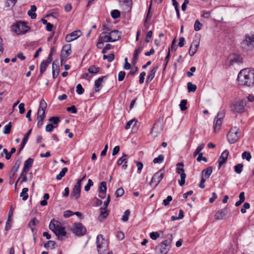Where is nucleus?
<instances>
[{"mask_svg": "<svg viewBox=\"0 0 254 254\" xmlns=\"http://www.w3.org/2000/svg\"><path fill=\"white\" fill-rule=\"evenodd\" d=\"M81 35V32L80 30H76L72 32V33L67 35L65 37V40L67 42H71Z\"/></svg>", "mask_w": 254, "mask_h": 254, "instance_id": "nucleus-14", "label": "nucleus"}, {"mask_svg": "<svg viewBox=\"0 0 254 254\" xmlns=\"http://www.w3.org/2000/svg\"><path fill=\"white\" fill-rule=\"evenodd\" d=\"M59 71V65L54 62L52 64V75L54 78H56L58 76Z\"/></svg>", "mask_w": 254, "mask_h": 254, "instance_id": "nucleus-24", "label": "nucleus"}, {"mask_svg": "<svg viewBox=\"0 0 254 254\" xmlns=\"http://www.w3.org/2000/svg\"><path fill=\"white\" fill-rule=\"evenodd\" d=\"M243 48L247 49L251 47H254V35L246 34L245 39L241 43Z\"/></svg>", "mask_w": 254, "mask_h": 254, "instance_id": "nucleus-10", "label": "nucleus"}, {"mask_svg": "<svg viewBox=\"0 0 254 254\" xmlns=\"http://www.w3.org/2000/svg\"><path fill=\"white\" fill-rule=\"evenodd\" d=\"M243 165L242 164H238L234 166L235 172L238 174L241 173L243 171Z\"/></svg>", "mask_w": 254, "mask_h": 254, "instance_id": "nucleus-37", "label": "nucleus"}, {"mask_svg": "<svg viewBox=\"0 0 254 254\" xmlns=\"http://www.w3.org/2000/svg\"><path fill=\"white\" fill-rule=\"evenodd\" d=\"M67 168L66 167L63 168L60 173L57 175L56 179L57 180H61L62 178L64 176L65 173L67 172Z\"/></svg>", "mask_w": 254, "mask_h": 254, "instance_id": "nucleus-34", "label": "nucleus"}, {"mask_svg": "<svg viewBox=\"0 0 254 254\" xmlns=\"http://www.w3.org/2000/svg\"><path fill=\"white\" fill-rule=\"evenodd\" d=\"M237 80L240 85L249 86L254 85V69L245 68L241 70L238 75Z\"/></svg>", "mask_w": 254, "mask_h": 254, "instance_id": "nucleus-1", "label": "nucleus"}, {"mask_svg": "<svg viewBox=\"0 0 254 254\" xmlns=\"http://www.w3.org/2000/svg\"><path fill=\"white\" fill-rule=\"evenodd\" d=\"M187 88L189 92H194L196 89V85L189 82L187 83Z\"/></svg>", "mask_w": 254, "mask_h": 254, "instance_id": "nucleus-35", "label": "nucleus"}, {"mask_svg": "<svg viewBox=\"0 0 254 254\" xmlns=\"http://www.w3.org/2000/svg\"><path fill=\"white\" fill-rule=\"evenodd\" d=\"M246 103L243 100L234 102L231 105V110L236 113H242L244 112Z\"/></svg>", "mask_w": 254, "mask_h": 254, "instance_id": "nucleus-7", "label": "nucleus"}, {"mask_svg": "<svg viewBox=\"0 0 254 254\" xmlns=\"http://www.w3.org/2000/svg\"><path fill=\"white\" fill-rule=\"evenodd\" d=\"M205 144L204 143H201L199 144L196 148L195 152H194V156H195L197 154H200V151L203 149Z\"/></svg>", "mask_w": 254, "mask_h": 254, "instance_id": "nucleus-41", "label": "nucleus"}, {"mask_svg": "<svg viewBox=\"0 0 254 254\" xmlns=\"http://www.w3.org/2000/svg\"><path fill=\"white\" fill-rule=\"evenodd\" d=\"M199 46V41L193 40L189 49V54L190 56H193L196 52Z\"/></svg>", "mask_w": 254, "mask_h": 254, "instance_id": "nucleus-17", "label": "nucleus"}, {"mask_svg": "<svg viewBox=\"0 0 254 254\" xmlns=\"http://www.w3.org/2000/svg\"><path fill=\"white\" fill-rule=\"evenodd\" d=\"M162 130V124L159 121H157L154 123L151 131V134L153 137H157L160 134Z\"/></svg>", "mask_w": 254, "mask_h": 254, "instance_id": "nucleus-11", "label": "nucleus"}, {"mask_svg": "<svg viewBox=\"0 0 254 254\" xmlns=\"http://www.w3.org/2000/svg\"><path fill=\"white\" fill-rule=\"evenodd\" d=\"M49 228L53 231L59 240H62L63 237L66 235L64 227L62 226L59 221L54 219L51 220Z\"/></svg>", "mask_w": 254, "mask_h": 254, "instance_id": "nucleus-2", "label": "nucleus"}, {"mask_svg": "<svg viewBox=\"0 0 254 254\" xmlns=\"http://www.w3.org/2000/svg\"><path fill=\"white\" fill-rule=\"evenodd\" d=\"M39 118H45V110L38 109L37 112V119H39Z\"/></svg>", "mask_w": 254, "mask_h": 254, "instance_id": "nucleus-46", "label": "nucleus"}, {"mask_svg": "<svg viewBox=\"0 0 254 254\" xmlns=\"http://www.w3.org/2000/svg\"><path fill=\"white\" fill-rule=\"evenodd\" d=\"M71 53V45L67 44L64 45L62 50L61 57H67Z\"/></svg>", "mask_w": 254, "mask_h": 254, "instance_id": "nucleus-19", "label": "nucleus"}, {"mask_svg": "<svg viewBox=\"0 0 254 254\" xmlns=\"http://www.w3.org/2000/svg\"><path fill=\"white\" fill-rule=\"evenodd\" d=\"M49 64L43 61L40 64V72L41 74H42L46 70L47 66Z\"/></svg>", "mask_w": 254, "mask_h": 254, "instance_id": "nucleus-33", "label": "nucleus"}, {"mask_svg": "<svg viewBox=\"0 0 254 254\" xmlns=\"http://www.w3.org/2000/svg\"><path fill=\"white\" fill-rule=\"evenodd\" d=\"M231 61L232 63H242V58L239 55L234 54L230 58Z\"/></svg>", "mask_w": 254, "mask_h": 254, "instance_id": "nucleus-31", "label": "nucleus"}, {"mask_svg": "<svg viewBox=\"0 0 254 254\" xmlns=\"http://www.w3.org/2000/svg\"><path fill=\"white\" fill-rule=\"evenodd\" d=\"M55 127H55L52 124H49L46 127V130L47 132H51Z\"/></svg>", "mask_w": 254, "mask_h": 254, "instance_id": "nucleus-64", "label": "nucleus"}, {"mask_svg": "<svg viewBox=\"0 0 254 254\" xmlns=\"http://www.w3.org/2000/svg\"><path fill=\"white\" fill-rule=\"evenodd\" d=\"M228 213V209L223 208L218 210L215 214L214 218L216 220H222Z\"/></svg>", "mask_w": 254, "mask_h": 254, "instance_id": "nucleus-18", "label": "nucleus"}, {"mask_svg": "<svg viewBox=\"0 0 254 254\" xmlns=\"http://www.w3.org/2000/svg\"><path fill=\"white\" fill-rule=\"evenodd\" d=\"M93 185V183L91 179H89L87 184L84 187V190L88 191L90 190V187Z\"/></svg>", "mask_w": 254, "mask_h": 254, "instance_id": "nucleus-56", "label": "nucleus"}, {"mask_svg": "<svg viewBox=\"0 0 254 254\" xmlns=\"http://www.w3.org/2000/svg\"><path fill=\"white\" fill-rule=\"evenodd\" d=\"M49 121L53 122L55 125H56L55 127H56L58 126V125L60 121V118L58 117H52L49 119Z\"/></svg>", "mask_w": 254, "mask_h": 254, "instance_id": "nucleus-48", "label": "nucleus"}, {"mask_svg": "<svg viewBox=\"0 0 254 254\" xmlns=\"http://www.w3.org/2000/svg\"><path fill=\"white\" fill-rule=\"evenodd\" d=\"M120 2L123 4H126L129 9L132 6V0H120Z\"/></svg>", "mask_w": 254, "mask_h": 254, "instance_id": "nucleus-47", "label": "nucleus"}, {"mask_svg": "<svg viewBox=\"0 0 254 254\" xmlns=\"http://www.w3.org/2000/svg\"><path fill=\"white\" fill-rule=\"evenodd\" d=\"M164 156L163 155H159L157 157L155 158L153 160L154 163H161L164 160Z\"/></svg>", "mask_w": 254, "mask_h": 254, "instance_id": "nucleus-45", "label": "nucleus"}, {"mask_svg": "<svg viewBox=\"0 0 254 254\" xmlns=\"http://www.w3.org/2000/svg\"><path fill=\"white\" fill-rule=\"evenodd\" d=\"M130 214V211L127 209L126 210L124 213V214L123 215L121 219L122 221L124 222H127L128 220V216Z\"/></svg>", "mask_w": 254, "mask_h": 254, "instance_id": "nucleus-42", "label": "nucleus"}, {"mask_svg": "<svg viewBox=\"0 0 254 254\" xmlns=\"http://www.w3.org/2000/svg\"><path fill=\"white\" fill-rule=\"evenodd\" d=\"M213 168L211 166H209L202 170L201 172V176L205 177L206 179H208L212 173Z\"/></svg>", "mask_w": 254, "mask_h": 254, "instance_id": "nucleus-25", "label": "nucleus"}, {"mask_svg": "<svg viewBox=\"0 0 254 254\" xmlns=\"http://www.w3.org/2000/svg\"><path fill=\"white\" fill-rule=\"evenodd\" d=\"M29 27L25 22L17 21L15 24L12 25V30L17 35L23 34L26 33L29 30Z\"/></svg>", "mask_w": 254, "mask_h": 254, "instance_id": "nucleus-4", "label": "nucleus"}, {"mask_svg": "<svg viewBox=\"0 0 254 254\" xmlns=\"http://www.w3.org/2000/svg\"><path fill=\"white\" fill-rule=\"evenodd\" d=\"M11 123H9L7 125H6L4 127L3 133L4 134H9L10 132L11 131Z\"/></svg>", "mask_w": 254, "mask_h": 254, "instance_id": "nucleus-50", "label": "nucleus"}, {"mask_svg": "<svg viewBox=\"0 0 254 254\" xmlns=\"http://www.w3.org/2000/svg\"><path fill=\"white\" fill-rule=\"evenodd\" d=\"M202 24L198 20H196L195 21L194 24V29L195 31H199L202 28Z\"/></svg>", "mask_w": 254, "mask_h": 254, "instance_id": "nucleus-43", "label": "nucleus"}, {"mask_svg": "<svg viewBox=\"0 0 254 254\" xmlns=\"http://www.w3.org/2000/svg\"><path fill=\"white\" fill-rule=\"evenodd\" d=\"M110 37L112 38L111 40H114V42L117 41L121 37V33L117 30H115L109 33Z\"/></svg>", "mask_w": 254, "mask_h": 254, "instance_id": "nucleus-23", "label": "nucleus"}, {"mask_svg": "<svg viewBox=\"0 0 254 254\" xmlns=\"http://www.w3.org/2000/svg\"><path fill=\"white\" fill-rule=\"evenodd\" d=\"M104 78H106V76H103L101 77L98 78L97 80L95 81L94 86H95V92H98L101 89L102 85V83Z\"/></svg>", "mask_w": 254, "mask_h": 254, "instance_id": "nucleus-21", "label": "nucleus"}, {"mask_svg": "<svg viewBox=\"0 0 254 254\" xmlns=\"http://www.w3.org/2000/svg\"><path fill=\"white\" fill-rule=\"evenodd\" d=\"M157 67H153L150 70V71L148 73L147 77V79H146V82L147 83L150 82L154 78V77L155 76V73L157 71Z\"/></svg>", "mask_w": 254, "mask_h": 254, "instance_id": "nucleus-29", "label": "nucleus"}, {"mask_svg": "<svg viewBox=\"0 0 254 254\" xmlns=\"http://www.w3.org/2000/svg\"><path fill=\"white\" fill-rule=\"evenodd\" d=\"M33 161V159L29 158L24 162L21 176H23L24 173H27L29 171L30 169L32 167Z\"/></svg>", "mask_w": 254, "mask_h": 254, "instance_id": "nucleus-16", "label": "nucleus"}, {"mask_svg": "<svg viewBox=\"0 0 254 254\" xmlns=\"http://www.w3.org/2000/svg\"><path fill=\"white\" fill-rule=\"evenodd\" d=\"M104 60H107L109 62H112L115 59V55L113 53H111L108 55H104L103 57Z\"/></svg>", "mask_w": 254, "mask_h": 254, "instance_id": "nucleus-39", "label": "nucleus"}, {"mask_svg": "<svg viewBox=\"0 0 254 254\" xmlns=\"http://www.w3.org/2000/svg\"><path fill=\"white\" fill-rule=\"evenodd\" d=\"M127 155L124 153L123 156L120 158L117 161V165L118 166L121 165L123 163L127 161Z\"/></svg>", "mask_w": 254, "mask_h": 254, "instance_id": "nucleus-36", "label": "nucleus"}, {"mask_svg": "<svg viewBox=\"0 0 254 254\" xmlns=\"http://www.w3.org/2000/svg\"><path fill=\"white\" fill-rule=\"evenodd\" d=\"M242 157L243 159H246L248 161H250L252 158V156L250 152L244 151L242 153Z\"/></svg>", "mask_w": 254, "mask_h": 254, "instance_id": "nucleus-38", "label": "nucleus"}, {"mask_svg": "<svg viewBox=\"0 0 254 254\" xmlns=\"http://www.w3.org/2000/svg\"><path fill=\"white\" fill-rule=\"evenodd\" d=\"M187 103V100H183L181 101V103L180 104V107L181 111H185L187 109V108L186 107Z\"/></svg>", "mask_w": 254, "mask_h": 254, "instance_id": "nucleus-53", "label": "nucleus"}, {"mask_svg": "<svg viewBox=\"0 0 254 254\" xmlns=\"http://www.w3.org/2000/svg\"><path fill=\"white\" fill-rule=\"evenodd\" d=\"M107 190V186L106 183L105 182H102L99 186V197L100 198H103V196H102L101 193H105Z\"/></svg>", "mask_w": 254, "mask_h": 254, "instance_id": "nucleus-26", "label": "nucleus"}, {"mask_svg": "<svg viewBox=\"0 0 254 254\" xmlns=\"http://www.w3.org/2000/svg\"><path fill=\"white\" fill-rule=\"evenodd\" d=\"M55 245V242L53 241H49L47 243L45 244L44 247L46 248H50L51 249H54Z\"/></svg>", "mask_w": 254, "mask_h": 254, "instance_id": "nucleus-54", "label": "nucleus"}, {"mask_svg": "<svg viewBox=\"0 0 254 254\" xmlns=\"http://www.w3.org/2000/svg\"><path fill=\"white\" fill-rule=\"evenodd\" d=\"M38 223L39 221L36 218H33L29 222L28 225L35 226L38 224Z\"/></svg>", "mask_w": 254, "mask_h": 254, "instance_id": "nucleus-63", "label": "nucleus"}, {"mask_svg": "<svg viewBox=\"0 0 254 254\" xmlns=\"http://www.w3.org/2000/svg\"><path fill=\"white\" fill-rule=\"evenodd\" d=\"M139 54V53L134 51L132 60V64L133 65H135L136 64L138 59Z\"/></svg>", "mask_w": 254, "mask_h": 254, "instance_id": "nucleus-49", "label": "nucleus"}, {"mask_svg": "<svg viewBox=\"0 0 254 254\" xmlns=\"http://www.w3.org/2000/svg\"><path fill=\"white\" fill-rule=\"evenodd\" d=\"M97 252L99 254H103L108 248L107 241L104 239L102 235H99L96 238Z\"/></svg>", "mask_w": 254, "mask_h": 254, "instance_id": "nucleus-5", "label": "nucleus"}, {"mask_svg": "<svg viewBox=\"0 0 254 254\" xmlns=\"http://www.w3.org/2000/svg\"><path fill=\"white\" fill-rule=\"evenodd\" d=\"M184 164L183 163H178L177 164L176 172L180 174L181 179L179 180L178 183L180 186H183L185 183V179L186 178V174L185 173L183 168Z\"/></svg>", "mask_w": 254, "mask_h": 254, "instance_id": "nucleus-9", "label": "nucleus"}, {"mask_svg": "<svg viewBox=\"0 0 254 254\" xmlns=\"http://www.w3.org/2000/svg\"><path fill=\"white\" fill-rule=\"evenodd\" d=\"M28 189L25 188L22 189V192L20 194V196L22 198V200L24 201L26 200L28 197Z\"/></svg>", "mask_w": 254, "mask_h": 254, "instance_id": "nucleus-32", "label": "nucleus"}, {"mask_svg": "<svg viewBox=\"0 0 254 254\" xmlns=\"http://www.w3.org/2000/svg\"><path fill=\"white\" fill-rule=\"evenodd\" d=\"M240 133L239 128L236 127H232L227 135L228 142L231 144L236 142L239 137Z\"/></svg>", "mask_w": 254, "mask_h": 254, "instance_id": "nucleus-6", "label": "nucleus"}, {"mask_svg": "<svg viewBox=\"0 0 254 254\" xmlns=\"http://www.w3.org/2000/svg\"><path fill=\"white\" fill-rule=\"evenodd\" d=\"M164 176V168L160 169L159 171L154 174L151 179L150 185L151 186L154 184V187L158 186Z\"/></svg>", "mask_w": 254, "mask_h": 254, "instance_id": "nucleus-8", "label": "nucleus"}, {"mask_svg": "<svg viewBox=\"0 0 254 254\" xmlns=\"http://www.w3.org/2000/svg\"><path fill=\"white\" fill-rule=\"evenodd\" d=\"M136 123H137V121L135 119L131 120L130 121L127 122V123L125 126V128L126 129H128L130 128V127H131V126L133 124V126H135L136 125Z\"/></svg>", "mask_w": 254, "mask_h": 254, "instance_id": "nucleus-40", "label": "nucleus"}, {"mask_svg": "<svg viewBox=\"0 0 254 254\" xmlns=\"http://www.w3.org/2000/svg\"><path fill=\"white\" fill-rule=\"evenodd\" d=\"M80 192L81 185H79V183H76L75 185L74 186V188L71 193V197L77 199L80 196Z\"/></svg>", "mask_w": 254, "mask_h": 254, "instance_id": "nucleus-15", "label": "nucleus"}, {"mask_svg": "<svg viewBox=\"0 0 254 254\" xmlns=\"http://www.w3.org/2000/svg\"><path fill=\"white\" fill-rule=\"evenodd\" d=\"M100 70V68L94 65H90L88 68V72L91 74H97Z\"/></svg>", "mask_w": 254, "mask_h": 254, "instance_id": "nucleus-30", "label": "nucleus"}, {"mask_svg": "<svg viewBox=\"0 0 254 254\" xmlns=\"http://www.w3.org/2000/svg\"><path fill=\"white\" fill-rule=\"evenodd\" d=\"M172 235H170L169 239L164 241L156 246L155 252L157 254H167L170 249L172 242Z\"/></svg>", "mask_w": 254, "mask_h": 254, "instance_id": "nucleus-3", "label": "nucleus"}, {"mask_svg": "<svg viewBox=\"0 0 254 254\" xmlns=\"http://www.w3.org/2000/svg\"><path fill=\"white\" fill-rule=\"evenodd\" d=\"M86 228L81 223L75 224L72 228V232L77 236H83L86 233Z\"/></svg>", "mask_w": 254, "mask_h": 254, "instance_id": "nucleus-13", "label": "nucleus"}, {"mask_svg": "<svg viewBox=\"0 0 254 254\" xmlns=\"http://www.w3.org/2000/svg\"><path fill=\"white\" fill-rule=\"evenodd\" d=\"M172 200V197L170 195L167 196V197L164 199L163 201V204L165 206H168L170 202Z\"/></svg>", "mask_w": 254, "mask_h": 254, "instance_id": "nucleus-58", "label": "nucleus"}, {"mask_svg": "<svg viewBox=\"0 0 254 254\" xmlns=\"http://www.w3.org/2000/svg\"><path fill=\"white\" fill-rule=\"evenodd\" d=\"M11 219L8 218V219L6 222V224H5V230L8 231V230H9L11 228Z\"/></svg>", "mask_w": 254, "mask_h": 254, "instance_id": "nucleus-60", "label": "nucleus"}, {"mask_svg": "<svg viewBox=\"0 0 254 254\" xmlns=\"http://www.w3.org/2000/svg\"><path fill=\"white\" fill-rule=\"evenodd\" d=\"M224 117V113L223 111L219 112L217 114L214 121V130L215 131H216L220 128Z\"/></svg>", "mask_w": 254, "mask_h": 254, "instance_id": "nucleus-12", "label": "nucleus"}, {"mask_svg": "<svg viewBox=\"0 0 254 254\" xmlns=\"http://www.w3.org/2000/svg\"><path fill=\"white\" fill-rule=\"evenodd\" d=\"M229 155V151L227 150H224L221 154L220 156L218 162H219V167L220 168L221 165L224 164L227 161L228 156Z\"/></svg>", "mask_w": 254, "mask_h": 254, "instance_id": "nucleus-20", "label": "nucleus"}, {"mask_svg": "<svg viewBox=\"0 0 254 254\" xmlns=\"http://www.w3.org/2000/svg\"><path fill=\"white\" fill-rule=\"evenodd\" d=\"M250 207V205L248 202H245L243 204L242 208L241 209V212L242 213H245L246 212V209H249Z\"/></svg>", "mask_w": 254, "mask_h": 254, "instance_id": "nucleus-57", "label": "nucleus"}, {"mask_svg": "<svg viewBox=\"0 0 254 254\" xmlns=\"http://www.w3.org/2000/svg\"><path fill=\"white\" fill-rule=\"evenodd\" d=\"M17 0H6L5 5L8 7H12L16 3Z\"/></svg>", "mask_w": 254, "mask_h": 254, "instance_id": "nucleus-55", "label": "nucleus"}, {"mask_svg": "<svg viewBox=\"0 0 254 254\" xmlns=\"http://www.w3.org/2000/svg\"><path fill=\"white\" fill-rule=\"evenodd\" d=\"M47 103L44 99H42L40 101L39 109H42L43 110H45L47 108Z\"/></svg>", "mask_w": 254, "mask_h": 254, "instance_id": "nucleus-52", "label": "nucleus"}, {"mask_svg": "<svg viewBox=\"0 0 254 254\" xmlns=\"http://www.w3.org/2000/svg\"><path fill=\"white\" fill-rule=\"evenodd\" d=\"M150 237L152 240H156L159 237V234L157 232H153L150 233L149 234Z\"/></svg>", "mask_w": 254, "mask_h": 254, "instance_id": "nucleus-62", "label": "nucleus"}, {"mask_svg": "<svg viewBox=\"0 0 254 254\" xmlns=\"http://www.w3.org/2000/svg\"><path fill=\"white\" fill-rule=\"evenodd\" d=\"M124 194V190L122 188H120L117 190L115 192V195L117 197H121Z\"/></svg>", "mask_w": 254, "mask_h": 254, "instance_id": "nucleus-51", "label": "nucleus"}, {"mask_svg": "<svg viewBox=\"0 0 254 254\" xmlns=\"http://www.w3.org/2000/svg\"><path fill=\"white\" fill-rule=\"evenodd\" d=\"M197 155H198V157H197L196 160H197V161L198 162H200V161H201L202 160L204 161L205 162H207V158L205 157H203V153H200V154H198Z\"/></svg>", "mask_w": 254, "mask_h": 254, "instance_id": "nucleus-59", "label": "nucleus"}, {"mask_svg": "<svg viewBox=\"0 0 254 254\" xmlns=\"http://www.w3.org/2000/svg\"><path fill=\"white\" fill-rule=\"evenodd\" d=\"M99 38L103 42H114V40H111L112 38L110 37L109 33L103 32Z\"/></svg>", "mask_w": 254, "mask_h": 254, "instance_id": "nucleus-22", "label": "nucleus"}, {"mask_svg": "<svg viewBox=\"0 0 254 254\" xmlns=\"http://www.w3.org/2000/svg\"><path fill=\"white\" fill-rule=\"evenodd\" d=\"M100 214L98 217V220L100 221H102L103 219H105L108 215L109 212L105 208H100Z\"/></svg>", "mask_w": 254, "mask_h": 254, "instance_id": "nucleus-27", "label": "nucleus"}, {"mask_svg": "<svg viewBox=\"0 0 254 254\" xmlns=\"http://www.w3.org/2000/svg\"><path fill=\"white\" fill-rule=\"evenodd\" d=\"M20 164H21V161L20 160H17L15 161L13 166L12 167V168L11 169V172H10V174L12 176H14L15 175V173L17 172Z\"/></svg>", "mask_w": 254, "mask_h": 254, "instance_id": "nucleus-28", "label": "nucleus"}, {"mask_svg": "<svg viewBox=\"0 0 254 254\" xmlns=\"http://www.w3.org/2000/svg\"><path fill=\"white\" fill-rule=\"evenodd\" d=\"M111 16L113 18L116 19L117 18H119L120 16V12L117 9H115L112 11L111 13Z\"/></svg>", "mask_w": 254, "mask_h": 254, "instance_id": "nucleus-44", "label": "nucleus"}, {"mask_svg": "<svg viewBox=\"0 0 254 254\" xmlns=\"http://www.w3.org/2000/svg\"><path fill=\"white\" fill-rule=\"evenodd\" d=\"M84 91V89L82 88L80 84H78L76 86V92L77 94L80 95L83 93Z\"/></svg>", "mask_w": 254, "mask_h": 254, "instance_id": "nucleus-61", "label": "nucleus"}]
</instances>
